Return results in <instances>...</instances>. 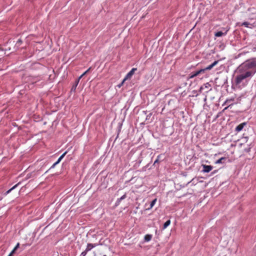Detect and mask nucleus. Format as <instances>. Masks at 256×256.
Returning <instances> with one entry per match:
<instances>
[{"label": "nucleus", "mask_w": 256, "mask_h": 256, "mask_svg": "<svg viewBox=\"0 0 256 256\" xmlns=\"http://www.w3.org/2000/svg\"><path fill=\"white\" fill-rule=\"evenodd\" d=\"M238 70L240 72L246 71L253 76L256 73V58H252L246 60L239 66Z\"/></svg>", "instance_id": "f257e3e1"}, {"label": "nucleus", "mask_w": 256, "mask_h": 256, "mask_svg": "<svg viewBox=\"0 0 256 256\" xmlns=\"http://www.w3.org/2000/svg\"><path fill=\"white\" fill-rule=\"evenodd\" d=\"M239 72L234 78V82L236 86L239 88H244L246 86L248 83V78H250L252 76L251 74H249L246 71L244 72Z\"/></svg>", "instance_id": "f03ea898"}, {"label": "nucleus", "mask_w": 256, "mask_h": 256, "mask_svg": "<svg viewBox=\"0 0 256 256\" xmlns=\"http://www.w3.org/2000/svg\"><path fill=\"white\" fill-rule=\"evenodd\" d=\"M137 70L136 68H132L126 76L124 78V80H126L128 79H130L132 75L134 74V72Z\"/></svg>", "instance_id": "7ed1b4c3"}, {"label": "nucleus", "mask_w": 256, "mask_h": 256, "mask_svg": "<svg viewBox=\"0 0 256 256\" xmlns=\"http://www.w3.org/2000/svg\"><path fill=\"white\" fill-rule=\"evenodd\" d=\"M202 168H203L202 172L204 173L209 172L210 171H211L212 170V169L213 168L212 166L206 165V164H202Z\"/></svg>", "instance_id": "20e7f679"}, {"label": "nucleus", "mask_w": 256, "mask_h": 256, "mask_svg": "<svg viewBox=\"0 0 256 256\" xmlns=\"http://www.w3.org/2000/svg\"><path fill=\"white\" fill-rule=\"evenodd\" d=\"M98 246V244H90V243H88L87 244V246H86V248L85 250L87 252L90 251L92 248H95L96 247V246Z\"/></svg>", "instance_id": "39448f33"}, {"label": "nucleus", "mask_w": 256, "mask_h": 256, "mask_svg": "<svg viewBox=\"0 0 256 256\" xmlns=\"http://www.w3.org/2000/svg\"><path fill=\"white\" fill-rule=\"evenodd\" d=\"M200 74V72H199V70H196V71H195V72H192L190 75L187 78V80H188L190 78H192L195 76H199Z\"/></svg>", "instance_id": "423d86ee"}, {"label": "nucleus", "mask_w": 256, "mask_h": 256, "mask_svg": "<svg viewBox=\"0 0 256 256\" xmlns=\"http://www.w3.org/2000/svg\"><path fill=\"white\" fill-rule=\"evenodd\" d=\"M246 122H242V123L238 124L235 128V131L236 132H240V131H241L243 129L244 126H246Z\"/></svg>", "instance_id": "0eeeda50"}, {"label": "nucleus", "mask_w": 256, "mask_h": 256, "mask_svg": "<svg viewBox=\"0 0 256 256\" xmlns=\"http://www.w3.org/2000/svg\"><path fill=\"white\" fill-rule=\"evenodd\" d=\"M226 157H222L220 159L218 160L215 162L216 164H224L225 160H226Z\"/></svg>", "instance_id": "6e6552de"}, {"label": "nucleus", "mask_w": 256, "mask_h": 256, "mask_svg": "<svg viewBox=\"0 0 256 256\" xmlns=\"http://www.w3.org/2000/svg\"><path fill=\"white\" fill-rule=\"evenodd\" d=\"M80 79L79 78H78L76 81H75V82L74 84H73V86H72V88H71V92H75L76 91V88L78 84V82H80Z\"/></svg>", "instance_id": "1a4fd4ad"}, {"label": "nucleus", "mask_w": 256, "mask_h": 256, "mask_svg": "<svg viewBox=\"0 0 256 256\" xmlns=\"http://www.w3.org/2000/svg\"><path fill=\"white\" fill-rule=\"evenodd\" d=\"M126 198V194H124L120 198H118L116 202V206H118L120 204L121 201Z\"/></svg>", "instance_id": "9d476101"}, {"label": "nucleus", "mask_w": 256, "mask_h": 256, "mask_svg": "<svg viewBox=\"0 0 256 256\" xmlns=\"http://www.w3.org/2000/svg\"><path fill=\"white\" fill-rule=\"evenodd\" d=\"M20 184V182L18 183L17 184H15L14 186H13L11 188L8 190V191H6L5 193H4V196H6L8 194H9L12 190L16 188L19 184Z\"/></svg>", "instance_id": "9b49d317"}, {"label": "nucleus", "mask_w": 256, "mask_h": 256, "mask_svg": "<svg viewBox=\"0 0 256 256\" xmlns=\"http://www.w3.org/2000/svg\"><path fill=\"white\" fill-rule=\"evenodd\" d=\"M152 234H147L144 236V240L145 242H149L152 238Z\"/></svg>", "instance_id": "f8f14e48"}, {"label": "nucleus", "mask_w": 256, "mask_h": 256, "mask_svg": "<svg viewBox=\"0 0 256 256\" xmlns=\"http://www.w3.org/2000/svg\"><path fill=\"white\" fill-rule=\"evenodd\" d=\"M152 115V112H150L148 114L146 115V120H148V122H152L153 120V118H151Z\"/></svg>", "instance_id": "ddd939ff"}, {"label": "nucleus", "mask_w": 256, "mask_h": 256, "mask_svg": "<svg viewBox=\"0 0 256 256\" xmlns=\"http://www.w3.org/2000/svg\"><path fill=\"white\" fill-rule=\"evenodd\" d=\"M226 34V32H222L221 31H218L216 32L214 36L216 37H220V36H224Z\"/></svg>", "instance_id": "4468645a"}, {"label": "nucleus", "mask_w": 256, "mask_h": 256, "mask_svg": "<svg viewBox=\"0 0 256 256\" xmlns=\"http://www.w3.org/2000/svg\"><path fill=\"white\" fill-rule=\"evenodd\" d=\"M157 200V199L156 198H155L154 199V200H152L151 202H150V207L148 208H146V210H150L151 208H152L154 206V205L155 204Z\"/></svg>", "instance_id": "2eb2a0df"}, {"label": "nucleus", "mask_w": 256, "mask_h": 256, "mask_svg": "<svg viewBox=\"0 0 256 256\" xmlns=\"http://www.w3.org/2000/svg\"><path fill=\"white\" fill-rule=\"evenodd\" d=\"M170 220H168L166 222H165L164 224V226H163V229H165L168 226H170Z\"/></svg>", "instance_id": "dca6fc26"}, {"label": "nucleus", "mask_w": 256, "mask_h": 256, "mask_svg": "<svg viewBox=\"0 0 256 256\" xmlns=\"http://www.w3.org/2000/svg\"><path fill=\"white\" fill-rule=\"evenodd\" d=\"M161 156H162V154H159V155L157 156V158H156V160H154V164H153L154 166H156V164H158L159 162H160V158Z\"/></svg>", "instance_id": "f3484780"}, {"label": "nucleus", "mask_w": 256, "mask_h": 256, "mask_svg": "<svg viewBox=\"0 0 256 256\" xmlns=\"http://www.w3.org/2000/svg\"><path fill=\"white\" fill-rule=\"evenodd\" d=\"M22 44V40L20 39H18V41L16 42V46L17 48H18L20 46L21 44Z\"/></svg>", "instance_id": "a211bd4d"}, {"label": "nucleus", "mask_w": 256, "mask_h": 256, "mask_svg": "<svg viewBox=\"0 0 256 256\" xmlns=\"http://www.w3.org/2000/svg\"><path fill=\"white\" fill-rule=\"evenodd\" d=\"M250 24L248 22H244L242 23V26H244L246 28H249L250 27Z\"/></svg>", "instance_id": "6ab92c4d"}, {"label": "nucleus", "mask_w": 256, "mask_h": 256, "mask_svg": "<svg viewBox=\"0 0 256 256\" xmlns=\"http://www.w3.org/2000/svg\"><path fill=\"white\" fill-rule=\"evenodd\" d=\"M90 68L88 69L85 72H84L78 78L80 80L82 78V76H84L86 74H87L88 71L90 70Z\"/></svg>", "instance_id": "aec40b11"}, {"label": "nucleus", "mask_w": 256, "mask_h": 256, "mask_svg": "<svg viewBox=\"0 0 256 256\" xmlns=\"http://www.w3.org/2000/svg\"><path fill=\"white\" fill-rule=\"evenodd\" d=\"M251 147L249 146L248 148H244V151L246 152H249L250 151Z\"/></svg>", "instance_id": "412c9836"}, {"label": "nucleus", "mask_w": 256, "mask_h": 256, "mask_svg": "<svg viewBox=\"0 0 256 256\" xmlns=\"http://www.w3.org/2000/svg\"><path fill=\"white\" fill-rule=\"evenodd\" d=\"M218 60H215L212 64H211L210 65L212 66V68L214 67L218 63Z\"/></svg>", "instance_id": "4be33fe9"}, {"label": "nucleus", "mask_w": 256, "mask_h": 256, "mask_svg": "<svg viewBox=\"0 0 256 256\" xmlns=\"http://www.w3.org/2000/svg\"><path fill=\"white\" fill-rule=\"evenodd\" d=\"M67 153V151L65 152L63 154H62L60 157L59 158H60V160H62L64 156H66V154Z\"/></svg>", "instance_id": "5701e85b"}, {"label": "nucleus", "mask_w": 256, "mask_h": 256, "mask_svg": "<svg viewBox=\"0 0 256 256\" xmlns=\"http://www.w3.org/2000/svg\"><path fill=\"white\" fill-rule=\"evenodd\" d=\"M57 164H56V162H54V164L51 166V167L50 168V169H49L48 170H47V171L46 172H48L50 170V169H52V168H54L55 167V166H56V165H57Z\"/></svg>", "instance_id": "b1692460"}, {"label": "nucleus", "mask_w": 256, "mask_h": 256, "mask_svg": "<svg viewBox=\"0 0 256 256\" xmlns=\"http://www.w3.org/2000/svg\"><path fill=\"white\" fill-rule=\"evenodd\" d=\"M212 66H211V65H209L208 66H207L206 67L204 68V70H210L212 68Z\"/></svg>", "instance_id": "393cba45"}, {"label": "nucleus", "mask_w": 256, "mask_h": 256, "mask_svg": "<svg viewBox=\"0 0 256 256\" xmlns=\"http://www.w3.org/2000/svg\"><path fill=\"white\" fill-rule=\"evenodd\" d=\"M206 71V70H204V68H202L199 70L200 74H204Z\"/></svg>", "instance_id": "a878e982"}, {"label": "nucleus", "mask_w": 256, "mask_h": 256, "mask_svg": "<svg viewBox=\"0 0 256 256\" xmlns=\"http://www.w3.org/2000/svg\"><path fill=\"white\" fill-rule=\"evenodd\" d=\"M87 252H86V251L84 250V252H82L81 253V254H80V256H86V254H87Z\"/></svg>", "instance_id": "bb28decb"}, {"label": "nucleus", "mask_w": 256, "mask_h": 256, "mask_svg": "<svg viewBox=\"0 0 256 256\" xmlns=\"http://www.w3.org/2000/svg\"><path fill=\"white\" fill-rule=\"evenodd\" d=\"M19 246L20 244L18 243L13 250L16 252V250L19 248Z\"/></svg>", "instance_id": "cd10ccee"}, {"label": "nucleus", "mask_w": 256, "mask_h": 256, "mask_svg": "<svg viewBox=\"0 0 256 256\" xmlns=\"http://www.w3.org/2000/svg\"><path fill=\"white\" fill-rule=\"evenodd\" d=\"M126 80H124V79L122 80V82L120 84H119L118 85V86L120 88L124 84V82H125Z\"/></svg>", "instance_id": "c85d7f7f"}, {"label": "nucleus", "mask_w": 256, "mask_h": 256, "mask_svg": "<svg viewBox=\"0 0 256 256\" xmlns=\"http://www.w3.org/2000/svg\"><path fill=\"white\" fill-rule=\"evenodd\" d=\"M15 252V251L12 250L10 252V254H8V256H12V255L14 254Z\"/></svg>", "instance_id": "c756f323"}, {"label": "nucleus", "mask_w": 256, "mask_h": 256, "mask_svg": "<svg viewBox=\"0 0 256 256\" xmlns=\"http://www.w3.org/2000/svg\"><path fill=\"white\" fill-rule=\"evenodd\" d=\"M218 172V170H214L212 172V174H216Z\"/></svg>", "instance_id": "7c9ffc66"}, {"label": "nucleus", "mask_w": 256, "mask_h": 256, "mask_svg": "<svg viewBox=\"0 0 256 256\" xmlns=\"http://www.w3.org/2000/svg\"><path fill=\"white\" fill-rule=\"evenodd\" d=\"M208 86H210V85L209 84H208V83H206V84H205V88H208Z\"/></svg>", "instance_id": "2f4dec72"}, {"label": "nucleus", "mask_w": 256, "mask_h": 256, "mask_svg": "<svg viewBox=\"0 0 256 256\" xmlns=\"http://www.w3.org/2000/svg\"><path fill=\"white\" fill-rule=\"evenodd\" d=\"M62 160H60V158H58V160H57V161L56 162V164H59L60 162Z\"/></svg>", "instance_id": "473e14b6"}, {"label": "nucleus", "mask_w": 256, "mask_h": 256, "mask_svg": "<svg viewBox=\"0 0 256 256\" xmlns=\"http://www.w3.org/2000/svg\"><path fill=\"white\" fill-rule=\"evenodd\" d=\"M62 160H60V158H58V160H57V161L56 162V164H59L60 162Z\"/></svg>", "instance_id": "72a5a7b5"}, {"label": "nucleus", "mask_w": 256, "mask_h": 256, "mask_svg": "<svg viewBox=\"0 0 256 256\" xmlns=\"http://www.w3.org/2000/svg\"><path fill=\"white\" fill-rule=\"evenodd\" d=\"M248 138V137L244 138V140H246V142L247 141Z\"/></svg>", "instance_id": "f704fd0d"}, {"label": "nucleus", "mask_w": 256, "mask_h": 256, "mask_svg": "<svg viewBox=\"0 0 256 256\" xmlns=\"http://www.w3.org/2000/svg\"><path fill=\"white\" fill-rule=\"evenodd\" d=\"M134 178H132L128 182H132V181L133 179H134Z\"/></svg>", "instance_id": "c9c22d12"}, {"label": "nucleus", "mask_w": 256, "mask_h": 256, "mask_svg": "<svg viewBox=\"0 0 256 256\" xmlns=\"http://www.w3.org/2000/svg\"><path fill=\"white\" fill-rule=\"evenodd\" d=\"M143 112L146 114H147V111H143Z\"/></svg>", "instance_id": "e433bc0d"}, {"label": "nucleus", "mask_w": 256, "mask_h": 256, "mask_svg": "<svg viewBox=\"0 0 256 256\" xmlns=\"http://www.w3.org/2000/svg\"><path fill=\"white\" fill-rule=\"evenodd\" d=\"M206 96H205V98H204V101H206Z\"/></svg>", "instance_id": "4c0bfd02"}, {"label": "nucleus", "mask_w": 256, "mask_h": 256, "mask_svg": "<svg viewBox=\"0 0 256 256\" xmlns=\"http://www.w3.org/2000/svg\"><path fill=\"white\" fill-rule=\"evenodd\" d=\"M202 89H203V88L202 86L200 87V90H201Z\"/></svg>", "instance_id": "58836bf2"}, {"label": "nucleus", "mask_w": 256, "mask_h": 256, "mask_svg": "<svg viewBox=\"0 0 256 256\" xmlns=\"http://www.w3.org/2000/svg\"><path fill=\"white\" fill-rule=\"evenodd\" d=\"M254 51H256V48H254Z\"/></svg>", "instance_id": "ea45409f"}, {"label": "nucleus", "mask_w": 256, "mask_h": 256, "mask_svg": "<svg viewBox=\"0 0 256 256\" xmlns=\"http://www.w3.org/2000/svg\"><path fill=\"white\" fill-rule=\"evenodd\" d=\"M228 108V107H226V108H224V110H225L227 109V108Z\"/></svg>", "instance_id": "a19ab883"}, {"label": "nucleus", "mask_w": 256, "mask_h": 256, "mask_svg": "<svg viewBox=\"0 0 256 256\" xmlns=\"http://www.w3.org/2000/svg\"><path fill=\"white\" fill-rule=\"evenodd\" d=\"M190 182H189L187 183L186 185H188V184H189L190 183Z\"/></svg>", "instance_id": "79ce46f5"}, {"label": "nucleus", "mask_w": 256, "mask_h": 256, "mask_svg": "<svg viewBox=\"0 0 256 256\" xmlns=\"http://www.w3.org/2000/svg\"><path fill=\"white\" fill-rule=\"evenodd\" d=\"M103 256H106V255H104Z\"/></svg>", "instance_id": "37998d69"}]
</instances>
